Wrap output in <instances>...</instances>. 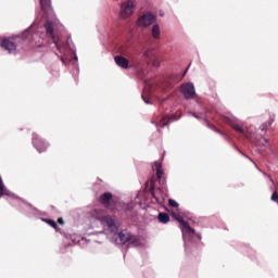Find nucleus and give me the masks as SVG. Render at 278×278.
I'll return each instance as SVG.
<instances>
[{
  "label": "nucleus",
  "mask_w": 278,
  "mask_h": 278,
  "mask_svg": "<svg viewBox=\"0 0 278 278\" xmlns=\"http://www.w3.org/2000/svg\"><path fill=\"white\" fill-rule=\"evenodd\" d=\"M177 220L178 223H180L182 236H189L190 238H193V236H195L197 238H199V240H201V235L197 233V230L190 227V224H188V222L184 220V218L181 217L177 218Z\"/></svg>",
  "instance_id": "nucleus-1"
},
{
  "label": "nucleus",
  "mask_w": 278,
  "mask_h": 278,
  "mask_svg": "<svg viewBox=\"0 0 278 278\" xmlns=\"http://www.w3.org/2000/svg\"><path fill=\"white\" fill-rule=\"evenodd\" d=\"M224 123H226V125H229V127L235 129V131H238V134H242V136L249 138L247 130L244 129V127H242V124H240V122H238L236 118L224 117Z\"/></svg>",
  "instance_id": "nucleus-2"
},
{
  "label": "nucleus",
  "mask_w": 278,
  "mask_h": 278,
  "mask_svg": "<svg viewBox=\"0 0 278 278\" xmlns=\"http://www.w3.org/2000/svg\"><path fill=\"white\" fill-rule=\"evenodd\" d=\"M43 27L47 31V36H49V38H51V40L54 42L58 51H62V46H60V41L58 40V38L55 37V33L53 30L54 24L51 21H46V23L43 24Z\"/></svg>",
  "instance_id": "nucleus-3"
},
{
  "label": "nucleus",
  "mask_w": 278,
  "mask_h": 278,
  "mask_svg": "<svg viewBox=\"0 0 278 278\" xmlns=\"http://www.w3.org/2000/svg\"><path fill=\"white\" fill-rule=\"evenodd\" d=\"M156 21L157 18L155 17V15H153L152 13H146L138 18L137 25L138 27H149L150 25H153V23H155Z\"/></svg>",
  "instance_id": "nucleus-4"
},
{
  "label": "nucleus",
  "mask_w": 278,
  "mask_h": 278,
  "mask_svg": "<svg viewBox=\"0 0 278 278\" xmlns=\"http://www.w3.org/2000/svg\"><path fill=\"white\" fill-rule=\"evenodd\" d=\"M134 0H128L127 2L122 3L119 13L121 18H129V16L134 14Z\"/></svg>",
  "instance_id": "nucleus-5"
},
{
  "label": "nucleus",
  "mask_w": 278,
  "mask_h": 278,
  "mask_svg": "<svg viewBox=\"0 0 278 278\" xmlns=\"http://www.w3.org/2000/svg\"><path fill=\"white\" fill-rule=\"evenodd\" d=\"M180 92L184 94L185 99H193L197 96V91L194 89V84L187 83L180 86Z\"/></svg>",
  "instance_id": "nucleus-6"
},
{
  "label": "nucleus",
  "mask_w": 278,
  "mask_h": 278,
  "mask_svg": "<svg viewBox=\"0 0 278 278\" xmlns=\"http://www.w3.org/2000/svg\"><path fill=\"white\" fill-rule=\"evenodd\" d=\"M150 193L154 201L159 203V205H162L164 201H166V193H164V191H162L160 188L155 189L154 186H151Z\"/></svg>",
  "instance_id": "nucleus-7"
},
{
  "label": "nucleus",
  "mask_w": 278,
  "mask_h": 278,
  "mask_svg": "<svg viewBox=\"0 0 278 278\" xmlns=\"http://www.w3.org/2000/svg\"><path fill=\"white\" fill-rule=\"evenodd\" d=\"M117 238L121 242V244H127V242H138V239L136 238V236L130 235L129 232H127V230H123L121 232H118Z\"/></svg>",
  "instance_id": "nucleus-8"
},
{
  "label": "nucleus",
  "mask_w": 278,
  "mask_h": 278,
  "mask_svg": "<svg viewBox=\"0 0 278 278\" xmlns=\"http://www.w3.org/2000/svg\"><path fill=\"white\" fill-rule=\"evenodd\" d=\"M33 144L38 153H45L49 147V143H46L42 139H40V137H38V135L33 137Z\"/></svg>",
  "instance_id": "nucleus-9"
},
{
  "label": "nucleus",
  "mask_w": 278,
  "mask_h": 278,
  "mask_svg": "<svg viewBox=\"0 0 278 278\" xmlns=\"http://www.w3.org/2000/svg\"><path fill=\"white\" fill-rule=\"evenodd\" d=\"M112 199L113 195L111 192H105L100 195V203L105 206L108 210H112Z\"/></svg>",
  "instance_id": "nucleus-10"
},
{
  "label": "nucleus",
  "mask_w": 278,
  "mask_h": 278,
  "mask_svg": "<svg viewBox=\"0 0 278 278\" xmlns=\"http://www.w3.org/2000/svg\"><path fill=\"white\" fill-rule=\"evenodd\" d=\"M1 47L4 49V51H8L9 53H14L16 51V43L12 41V39H3L1 41Z\"/></svg>",
  "instance_id": "nucleus-11"
},
{
  "label": "nucleus",
  "mask_w": 278,
  "mask_h": 278,
  "mask_svg": "<svg viewBox=\"0 0 278 278\" xmlns=\"http://www.w3.org/2000/svg\"><path fill=\"white\" fill-rule=\"evenodd\" d=\"M102 225L106 226L111 231H114L116 229V222L113 219L112 216L105 215L101 217Z\"/></svg>",
  "instance_id": "nucleus-12"
},
{
  "label": "nucleus",
  "mask_w": 278,
  "mask_h": 278,
  "mask_svg": "<svg viewBox=\"0 0 278 278\" xmlns=\"http://www.w3.org/2000/svg\"><path fill=\"white\" fill-rule=\"evenodd\" d=\"M40 5L42 12L47 14V16H51L53 14V8L51 7V0H40Z\"/></svg>",
  "instance_id": "nucleus-13"
},
{
  "label": "nucleus",
  "mask_w": 278,
  "mask_h": 278,
  "mask_svg": "<svg viewBox=\"0 0 278 278\" xmlns=\"http://www.w3.org/2000/svg\"><path fill=\"white\" fill-rule=\"evenodd\" d=\"M154 168L156 170V177L159 179L160 184H164L166 181V178L164 177V169H162V163L160 162H154Z\"/></svg>",
  "instance_id": "nucleus-14"
},
{
  "label": "nucleus",
  "mask_w": 278,
  "mask_h": 278,
  "mask_svg": "<svg viewBox=\"0 0 278 278\" xmlns=\"http://www.w3.org/2000/svg\"><path fill=\"white\" fill-rule=\"evenodd\" d=\"M115 64L121 68H129V61L121 55L115 56Z\"/></svg>",
  "instance_id": "nucleus-15"
},
{
  "label": "nucleus",
  "mask_w": 278,
  "mask_h": 278,
  "mask_svg": "<svg viewBox=\"0 0 278 278\" xmlns=\"http://www.w3.org/2000/svg\"><path fill=\"white\" fill-rule=\"evenodd\" d=\"M168 123H170V118L162 117L160 122H156L155 126L157 127V129H163V127H166Z\"/></svg>",
  "instance_id": "nucleus-16"
},
{
  "label": "nucleus",
  "mask_w": 278,
  "mask_h": 278,
  "mask_svg": "<svg viewBox=\"0 0 278 278\" xmlns=\"http://www.w3.org/2000/svg\"><path fill=\"white\" fill-rule=\"evenodd\" d=\"M151 34H152V37H153L155 40H159L160 34H161L160 25L154 24V25L152 26Z\"/></svg>",
  "instance_id": "nucleus-17"
},
{
  "label": "nucleus",
  "mask_w": 278,
  "mask_h": 278,
  "mask_svg": "<svg viewBox=\"0 0 278 278\" xmlns=\"http://www.w3.org/2000/svg\"><path fill=\"white\" fill-rule=\"evenodd\" d=\"M170 220V216H168L167 213H160L159 214V222L163 223L164 225H166V223H168Z\"/></svg>",
  "instance_id": "nucleus-18"
},
{
  "label": "nucleus",
  "mask_w": 278,
  "mask_h": 278,
  "mask_svg": "<svg viewBox=\"0 0 278 278\" xmlns=\"http://www.w3.org/2000/svg\"><path fill=\"white\" fill-rule=\"evenodd\" d=\"M4 194H8V191L5 190V185L3 184V179H1V176H0V199Z\"/></svg>",
  "instance_id": "nucleus-19"
},
{
  "label": "nucleus",
  "mask_w": 278,
  "mask_h": 278,
  "mask_svg": "<svg viewBox=\"0 0 278 278\" xmlns=\"http://www.w3.org/2000/svg\"><path fill=\"white\" fill-rule=\"evenodd\" d=\"M273 123H275V119H274V118H271V119L269 121V123L263 124V125L261 126V131H266V129H268V127H270V126L273 125Z\"/></svg>",
  "instance_id": "nucleus-20"
},
{
  "label": "nucleus",
  "mask_w": 278,
  "mask_h": 278,
  "mask_svg": "<svg viewBox=\"0 0 278 278\" xmlns=\"http://www.w3.org/2000/svg\"><path fill=\"white\" fill-rule=\"evenodd\" d=\"M169 206L170 207H179V203H177V201L169 199L168 200Z\"/></svg>",
  "instance_id": "nucleus-21"
},
{
  "label": "nucleus",
  "mask_w": 278,
  "mask_h": 278,
  "mask_svg": "<svg viewBox=\"0 0 278 278\" xmlns=\"http://www.w3.org/2000/svg\"><path fill=\"white\" fill-rule=\"evenodd\" d=\"M48 223H49V225H50L51 227H53V229H56V228H58V223H55V220L50 219Z\"/></svg>",
  "instance_id": "nucleus-22"
},
{
  "label": "nucleus",
  "mask_w": 278,
  "mask_h": 278,
  "mask_svg": "<svg viewBox=\"0 0 278 278\" xmlns=\"http://www.w3.org/2000/svg\"><path fill=\"white\" fill-rule=\"evenodd\" d=\"M151 56V50H147L143 52V58H150Z\"/></svg>",
  "instance_id": "nucleus-23"
},
{
  "label": "nucleus",
  "mask_w": 278,
  "mask_h": 278,
  "mask_svg": "<svg viewBox=\"0 0 278 278\" xmlns=\"http://www.w3.org/2000/svg\"><path fill=\"white\" fill-rule=\"evenodd\" d=\"M266 142H268V139L263 138V139L261 140V144H262V147H264V146L266 144Z\"/></svg>",
  "instance_id": "nucleus-24"
},
{
  "label": "nucleus",
  "mask_w": 278,
  "mask_h": 278,
  "mask_svg": "<svg viewBox=\"0 0 278 278\" xmlns=\"http://www.w3.org/2000/svg\"><path fill=\"white\" fill-rule=\"evenodd\" d=\"M58 223H60V225H64V219L59 218V219H58Z\"/></svg>",
  "instance_id": "nucleus-25"
},
{
  "label": "nucleus",
  "mask_w": 278,
  "mask_h": 278,
  "mask_svg": "<svg viewBox=\"0 0 278 278\" xmlns=\"http://www.w3.org/2000/svg\"><path fill=\"white\" fill-rule=\"evenodd\" d=\"M242 155H244V157H248V160H250L251 162H253V160H251V157H249L248 155H245L244 153L240 152Z\"/></svg>",
  "instance_id": "nucleus-26"
},
{
  "label": "nucleus",
  "mask_w": 278,
  "mask_h": 278,
  "mask_svg": "<svg viewBox=\"0 0 278 278\" xmlns=\"http://www.w3.org/2000/svg\"><path fill=\"white\" fill-rule=\"evenodd\" d=\"M147 103H149V101L148 100H144Z\"/></svg>",
  "instance_id": "nucleus-27"
},
{
  "label": "nucleus",
  "mask_w": 278,
  "mask_h": 278,
  "mask_svg": "<svg viewBox=\"0 0 278 278\" xmlns=\"http://www.w3.org/2000/svg\"><path fill=\"white\" fill-rule=\"evenodd\" d=\"M187 71H188V67H187V70H186V72H187ZM186 72H185V73H186Z\"/></svg>",
  "instance_id": "nucleus-28"
}]
</instances>
